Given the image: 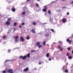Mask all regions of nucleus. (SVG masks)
Instances as JSON below:
<instances>
[{
	"label": "nucleus",
	"instance_id": "obj_1",
	"mask_svg": "<svg viewBox=\"0 0 73 73\" xmlns=\"http://www.w3.org/2000/svg\"><path fill=\"white\" fill-rule=\"evenodd\" d=\"M30 56V54H28L27 56H21L19 57V58H22L23 60H25L26 58H27V57H29V56Z\"/></svg>",
	"mask_w": 73,
	"mask_h": 73
},
{
	"label": "nucleus",
	"instance_id": "obj_2",
	"mask_svg": "<svg viewBox=\"0 0 73 73\" xmlns=\"http://www.w3.org/2000/svg\"><path fill=\"white\" fill-rule=\"evenodd\" d=\"M7 72H8V73H13V70H12L11 69H9L7 71Z\"/></svg>",
	"mask_w": 73,
	"mask_h": 73
},
{
	"label": "nucleus",
	"instance_id": "obj_3",
	"mask_svg": "<svg viewBox=\"0 0 73 73\" xmlns=\"http://www.w3.org/2000/svg\"><path fill=\"white\" fill-rule=\"evenodd\" d=\"M62 23H66V20L64 18H63V19H62Z\"/></svg>",
	"mask_w": 73,
	"mask_h": 73
},
{
	"label": "nucleus",
	"instance_id": "obj_4",
	"mask_svg": "<svg viewBox=\"0 0 73 73\" xmlns=\"http://www.w3.org/2000/svg\"><path fill=\"white\" fill-rule=\"evenodd\" d=\"M19 38V36H16L15 37V41H18V40H17V39Z\"/></svg>",
	"mask_w": 73,
	"mask_h": 73
},
{
	"label": "nucleus",
	"instance_id": "obj_5",
	"mask_svg": "<svg viewBox=\"0 0 73 73\" xmlns=\"http://www.w3.org/2000/svg\"><path fill=\"white\" fill-rule=\"evenodd\" d=\"M20 40L21 41H22V42L24 41V38H23V37H21L20 38Z\"/></svg>",
	"mask_w": 73,
	"mask_h": 73
},
{
	"label": "nucleus",
	"instance_id": "obj_6",
	"mask_svg": "<svg viewBox=\"0 0 73 73\" xmlns=\"http://www.w3.org/2000/svg\"><path fill=\"white\" fill-rule=\"evenodd\" d=\"M68 42H69V43H71L72 42V40H69L68 39H67L66 40Z\"/></svg>",
	"mask_w": 73,
	"mask_h": 73
},
{
	"label": "nucleus",
	"instance_id": "obj_7",
	"mask_svg": "<svg viewBox=\"0 0 73 73\" xmlns=\"http://www.w3.org/2000/svg\"><path fill=\"white\" fill-rule=\"evenodd\" d=\"M28 70V68H27L24 70V72H27Z\"/></svg>",
	"mask_w": 73,
	"mask_h": 73
},
{
	"label": "nucleus",
	"instance_id": "obj_8",
	"mask_svg": "<svg viewBox=\"0 0 73 73\" xmlns=\"http://www.w3.org/2000/svg\"><path fill=\"white\" fill-rule=\"evenodd\" d=\"M31 32L33 33H35V29H33L31 30Z\"/></svg>",
	"mask_w": 73,
	"mask_h": 73
},
{
	"label": "nucleus",
	"instance_id": "obj_9",
	"mask_svg": "<svg viewBox=\"0 0 73 73\" xmlns=\"http://www.w3.org/2000/svg\"><path fill=\"white\" fill-rule=\"evenodd\" d=\"M6 25H9L10 24V23L9 22H7L6 23Z\"/></svg>",
	"mask_w": 73,
	"mask_h": 73
},
{
	"label": "nucleus",
	"instance_id": "obj_10",
	"mask_svg": "<svg viewBox=\"0 0 73 73\" xmlns=\"http://www.w3.org/2000/svg\"><path fill=\"white\" fill-rule=\"evenodd\" d=\"M40 43L39 42H38L36 43V44L37 46H38L40 45Z\"/></svg>",
	"mask_w": 73,
	"mask_h": 73
},
{
	"label": "nucleus",
	"instance_id": "obj_11",
	"mask_svg": "<svg viewBox=\"0 0 73 73\" xmlns=\"http://www.w3.org/2000/svg\"><path fill=\"white\" fill-rule=\"evenodd\" d=\"M64 72H66V73H68V70H65L64 71Z\"/></svg>",
	"mask_w": 73,
	"mask_h": 73
},
{
	"label": "nucleus",
	"instance_id": "obj_12",
	"mask_svg": "<svg viewBox=\"0 0 73 73\" xmlns=\"http://www.w3.org/2000/svg\"><path fill=\"white\" fill-rule=\"evenodd\" d=\"M12 11H13V12H15V8L12 9Z\"/></svg>",
	"mask_w": 73,
	"mask_h": 73
},
{
	"label": "nucleus",
	"instance_id": "obj_13",
	"mask_svg": "<svg viewBox=\"0 0 73 73\" xmlns=\"http://www.w3.org/2000/svg\"><path fill=\"white\" fill-rule=\"evenodd\" d=\"M33 24L34 25H36V23H35V22H33Z\"/></svg>",
	"mask_w": 73,
	"mask_h": 73
},
{
	"label": "nucleus",
	"instance_id": "obj_14",
	"mask_svg": "<svg viewBox=\"0 0 73 73\" xmlns=\"http://www.w3.org/2000/svg\"><path fill=\"white\" fill-rule=\"evenodd\" d=\"M42 47V45H39L38 46V47L39 48H40L41 47Z\"/></svg>",
	"mask_w": 73,
	"mask_h": 73
},
{
	"label": "nucleus",
	"instance_id": "obj_15",
	"mask_svg": "<svg viewBox=\"0 0 73 73\" xmlns=\"http://www.w3.org/2000/svg\"><path fill=\"white\" fill-rule=\"evenodd\" d=\"M11 19L10 18H9L8 19V21H11Z\"/></svg>",
	"mask_w": 73,
	"mask_h": 73
},
{
	"label": "nucleus",
	"instance_id": "obj_16",
	"mask_svg": "<svg viewBox=\"0 0 73 73\" xmlns=\"http://www.w3.org/2000/svg\"><path fill=\"white\" fill-rule=\"evenodd\" d=\"M49 53H47L46 54V57H49Z\"/></svg>",
	"mask_w": 73,
	"mask_h": 73
},
{
	"label": "nucleus",
	"instance_id": "obj_17",
	"mask_svg": "<svg viewBox=\"0 0 73 73\" xmlns=\"http://www.w3.org/2000/svg\"><path fill=\"white\" fill-rule=\"evenodd\" d=\"M26 39H27V40H29V36H27L26 37Z\"/></svg>",
	"mask_w": 73,
	"mask_h": 73
},
{
	"label": "nucleus",
	"instance_id": "obj_18",
	"mask_svg": "<svg viewBox=\"0 0 73 73\" xmlns=\"http://www.w3.org/2000/svg\"><path fill=\"white\" fill-rule=\"evenodd\" d=\"M25 12H23L22 13V14L23 15H25Z\"/></svg>",
	"mask_w": 73,
	"mask_h": 73
},
{
	"label": "nucleus",
	"instance_id": "obj_19",
	"mask_svg": "<svg viewBox=\"0 0 73 73\" xmlns=\"http://www.w3.org/2000/svg\"><path fill=\"white\" fill-rule=\"evenodd\" d=\"M44 9L46 10L47 8L46 7V6H45L44 7Z\"/></svg>",
	"mask_w": 73,
	"mask_h": 73
},
{
	"label": "nucleus",
	"instance_id": "obj_20",
	"mask_svg": "<svg viewBox=\"0 0 73 73\" xmlns=\"http://www.w3.org/2000/svg\"><path fill=\"white\" fill-rule=\"evenodd\" d=\"M48 13L49 15H50V10L48 11Z\"/></svg>",
	"mask_w": 73,
	"mask_h": 73
},
{
	"label": "nucleus",
	"instance_id": "obj_21",
	"mask_svg": "<svg viewBox=\"0 0 73 73\" xmlns=\"http://www.w3.org/2000/svg\"><path fill=\"white\" fill-rule=\"evenodd\" d=\"M36 7H38V5L37 3H36L35 4Z\"/></svg>",
	"mask_w": 73,
	"mask_h": 73
},
{
	"label": "nucleus",
	"instance_id": "obj_22",
	"mask_svg": "<svg viewBox=\"0 0 73 73\" xmlns=\"http://www.w3.org/2000/svg\"><path fill=\"white\" fill-rule=\"evenodd\" d=\"M46 9H43V12H46Z\"/></svg>",
	"mask_w": 73,
	"mask_h": 73
},
{
	"label": "nucleus",
	"instance_id": "obj_23",
	"mask_svg": "<svg viewBox=\"0 0 73 73\" xmlns=\"http://www.w3.org/2000/svg\"><path fill=\"white\" fill-rule=\"evenodd\" d=\"M16 24H17L16 23H15L14 24V26H16Z\"/></svg>",
	"mask_w": 73,
	"mask_h": 73
},
{
	"label": "nucleus",
	"instance_id": "obj_24",
	"mask_svg": "<svg viewBox=\"0 0 73 73\" xmlns=\"http://www.w3.org/2000/svg\"><path fill=\"white\" fill-rule=\"evenodd\" d=\"M67 49L68 50H70V47L68 48Z\"/></svg>",
	"mask_w": 73,
	"mask_h": 73
},
{
	"label": "nucleus",
	"instance_id": "obj_25",
	"mask_svg": "<svg viewBox=\"0 0 73 73\" xmlns=\"http://www.w3.org/2000/svg\"><path fill=\"white\" fill-rule=\"evenodd\" d=\"M45 35L46 36H49V34H46Z\"/></svg>",
	"mask_w": 73,
	"mask_h": 73
},
{
	"label": "nucleus",
	"instance_id": "obj_26",
	"mask_svg": "<svg viewBox=\"0 0 73 73\" xmlns=\"http://www.w3.org/2000/svg\"><path fill=\"white\" fill-rule=\"evenodd\" d=\"M6 37L5 36H3V39H5V37Z\"/></svg>",
	"mask_w": 73,
	"mask_h": 73
},
{
	"label": "nucleus",
	"instance_id": "obj_27",
	"mask_svg": "<svg viewBox=\"0 0 73 73\" xmlns=\"http://www.w3.org/2000/svg\"><path fill=\"white\" fill-rule=\"evenodd\" d=\"M68 58L69 59H71V58H72V57H71V56H69L68 57Z\"/></svg>",
	"mask_w": 73,
	"mask_h": 73
},
{
	"label": "nucleus",
	"instance_id": "obj_28",
	"mask_svg": "<svg viewBox=\"0 0 73 73\" xmlns=\"http://www.w3.org/2000/svg\"><path fill=\"white\" fill-rule=\"evenodd\" d=\"M2 73H6V71H3Z\"/></svg>",
	"mask_w": 73,
	"mask_h": 73
},
{
	"label": "nucleus",
	"instance_id": "obj_29",
	"mask_svg": "<svg viewBox=\"0 0 73 73\" xmlns=\"http://www.w3.org/2000/svg\"><path fill=\"white\" fill-rule=\"evenodd\" d=\"M51 31L52 32H54V30H53V29H51Z\"/></svg>",
	"mask_w": 73,
	"mask_h": 73
},
{
	"label": "nucleus",
	"instance_id": "obj_30",
	"mask_svg": "<svg viewBox=\"0 0 73 73\" xmlns=\"http://www.w3.org/2000/svg\"><path fill=\"white\" fill-rule=\"evenodd\" d=\"M43 45H45V41H44L43 42Z\"/></svg>",
	"mask_w": 73,
	"mask_h": 73
},
{
	"label": "nucleus",
	"instance_id": "obj_31",
	"mask_svg": "<svg viewBox=\"0 0 73 73\" xmlns=\"http://www.w3.org/2000/svg\"><path fill=\"white\" fill-rule=\"evenodd\" d=\"M39 65H41V62H39Z\"/></svg>",
	"mask_w": 73,
	"mask_h": 73
},
{
	"label": "nucleus",
	"instance_id": "obj_32",
	"mask_svg": "<svg viewBox=\"0 0 73 73\" xmlns=\"http://www.w3.org/2000/svg\"><path fill=\"white\" fill-rule=\"evenodd\" d=\"M21 25H24V23H22Z\"/></svg>",
	"mask_w": 73,
	"mask_h": 73
},
{
	"label": "nucleus",
	"instance_id": "obj_33",
	"mask_svg": "<svg viewBox=\"0 0 73 73\" xmlns=\"http://www.w3.org/2000/svg\"><path fill=\"white\" fill-rule=\"evenodd\" d=\"M59 43H60V44H62V42H61V41H59Z\"/></svg>",
	"mask_w": 73,
	"mask_h": 73
},
{
	"label": "nucleus",
	"instance_id": "obj_34",
	"mask_svg": "<svg viewBox=\"0 0 73 73\" xmlns=\"http://www.w3.org/2000/svg\"><path fill=\"white\" fill-rule=\"evenodd\" d=\"M67 15H69V13L68 12L67 13Z\"/></svg>",
	"mask_w": 73,
	"mask_h": 73
},
{
	"label": "nucleus",
	"instance_id": "obj_35",
	"mask_svg": "<svg viewBox=\"0 0 73 73\" xmlns=\"http://www.w3.org/2000/svg\"><path fill=\"white\" fill-rule=\"evenodd\" d=\"M58 48H59V49H60L61 48V46H58Z\"/></svg>",
	"mask_w": 73,
	"mask_h": 73
},
{
	"label": "nucleus",
	"instance_id": "obj_36",
	"mask_svg": "<svg viewBox=\"0 0 73 73\" xmlns=\"http://www.w3.org/2000/svg\"><path fill=\"white\" fill-rule=\"evenodd\" d=\"M71 4H73V1H72L71 3Z\"/></svg>",
	"mask_w": 73,
	"mask_h": 73
},
{
	"label": "nucleus",
	"instance_id": "obj_37",
	"mask_svg": "<svg viewBox=\"0 0 73 73\" xmlns=\"http://www.w3.org/2000/svg\"><path fill=\"white\" fill-rule=\"evenodd\" d=\"M62 49L61 48H60V51H62Z\"/></svg>",
	"mask_w": 73,
	"mask_h": 73
},
{
	"label": "nucleus",
	"instance_id": "obj_38",
	"mask_svg": "<svg viewBox=\"0 0 73 73\" xmlns=\"http://www.w3.org/2000/svg\"><path fill=\"white\" fill-rule=\"evenodd\" d=\"M69 54L68 53H67L66 54V56H69Z\"/></svg>",
	"mask_w": 73,
	"mask_h": 73
},
{
	"label": "nucleus",
	"instance_id": "obj_39",
	"mask_svg": "<svg viewBox=\"0 0 73 73\" xmlns=\"http://www.w3.org/2000/svg\"><path fill=\"white\" fill-rule=\"evenodd\" d=\"M5 61L6 62H8L9 61V60H7Z\"/></svg>",
	"mask_w": 73,
	"mask_h": 73
},
{
	"label": "nucleus",
	"instance_id": "obj_40",
	"mask_svg": "<svg viewBox=\"0 0 73 73\" xmlns=\"http://www.w3.org/2000/svg\"><path fill=\"white\" fill-rule=\"evenodd\" d=\"M11 51V50H9L8 51V52H9Z\"/></svg>",
	"mask_w": 73,
	"mask_h": 73
},
{
	"label": "nucleus",
	"instance_id": "obj_41",
	"mask_svg": "<svg viewBox=\"0 0 73 73\" xmlns=\"http://www.w3.org/2000/svg\"><path fill=\"white\" fill-rule=\"evenodd\" d=\"M48 60H49V61H50V60H51V59H50V58H49Z\"/></svg>",
	"mask_w": 73,
	"mask_h": 73
},
{
	"label": "nucleus",
	"instance_id": "obj_42",
	"mask_svg": "<svg viewBox=\"0 0 73 73\" xmlns=\"http://www.w3.org/2000/svg\"><path fill=\"white\" fill-rule=\"evenodd\" d=\"M19 28H21V26H19Z\"/></svg>",
	"mask_w": 73,
	"mask_h": 73
},
{
	"label": "nucleus",
	"instance_id": "obj_43",
	"mask_svg": "<svg viewBox=\"0 0 73 73\" xmlns=\"http://www.w3.org/2000/svg\"><path fill=\"white\" fill-rule=\"evenodd\" d=\"M34 52V51L33 50L31 51V52Z\"/></svg>",
	"mask_w": 73,
	"mask_h": 73
},
{
	"label": "nucleus",
	"instance_id": "obj_44",
	"mask_svg": "<svg viewBox=\"0 0 73 73\" xmlns=\"http://www.w3.org/2000/svg\"><path fill=\"white\" fill-rule=\"evenodd\" d=\"M30 0H27V1H29Z\"/></svg>",
	"mask_w": 73,
	"mask_h": 73
},
{
	"label": "nucleus",
	"instance_id": "obj_45",
	"mask_svg": "<svg viewBox=\"0 0 73 73\" xmlns=\"http://www.w3.org/2000/svg\"><path fill=\"white\" fill-rule=\"evenodd\" d=\"M37 1H40V0H37Z\"/></svg>",
	"mask_w": 73,
	"mask_h": 73
},
{
	"label": "nucleus",
	"instance_id": "obj_46",
	"mask_svg": "<svg viewBox=\"0 0 73 73\" xmlns=\"http://www.w3.org/2000/svg\"><path fill=\"white\" fill-rule=\"evenodd\" d=\"M62 1H64L65 0H62Z\"/></svg>",
	"mask_w": 73,
	"mask_h": 73
}]
</instances>
